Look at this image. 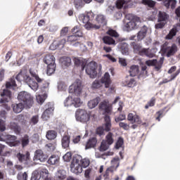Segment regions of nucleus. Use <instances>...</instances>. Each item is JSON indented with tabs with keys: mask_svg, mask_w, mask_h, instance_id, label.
Segmentation results:
<instances>
[{
	"mask_svg": "<svg viewBox=\"0 0 180 180\" xmlns=\"http://www.w3.org/2000/svg\"><path fill=\"white\" fill-rule=\"evenodd\" d=\"M16 86V81L15 78H11L9 82L6 83V89L0 90V106L6 109V110H11V107L8 105V102L11 101L12 92L9 89Z\"/></svg>",
	"mask_w": 180,
	"mask_h": 180,
	"instance_id": "obj_1",
	"label": "nucleus"
},
{
	"mask_svg": "<svg viewBox=\"0 0 180 180\" xmlns=\"http://www.w3.org/2000/svg\"><path fill=\"white\" fill-rule=\"evenodd\" d=\"M89 164H91V162L89 159H82L79 155L74 156L70 164V171L73 174H81L82 168L89 167Z\"/></svg>",
	"mask_w": 180,
	"mask_h": 180,
	"instance_id": "obj_2",
	"label": "nucleus"
},
{
	"mask_svg": "<svg viewBox=\"0 0 180 180\" xmlns=\"http://www.w3.org/2000/svg\"><path fill=\"white\" fill-rule=\"evenodd\" d=\"M17 139L16 136L8 135L6 143L9 147H19L21 144L22 148L27 147L29 143H30V138L27 134H25L20 141L17 140Z\"/></svg>",
	"mask_w": 180,
	"mask_h": 180,
	"instance_id": "obj_3",
	"label": "nucleus"
},
{
	"mask_svg": "<svg viewBox=\"0 0 180 180\" xmlns=\"http://www.w3.org/2000/svg\"><path fill=\"white\" fill-rule=\"evenodd\" d=\"M79 21L84 23V27L86 30H91V29H94L95 30H98L100 27L99 25H96V24H94L91 22L92 19H94V16L91 13H87L86 14H81L79 17Z\"/></svg>",
	"mask_w": 180,
	"mask_h": 180,
	"instance_id": "obj_4",
	"label": "nucleus"
},
{
	"mask_svg": "<svg viewBox=\"0 0 180 180\" xmlns=\"http://www.w3.org/2000/svg\"><path fill=\"white\" fill-rule=\"evenodd\" d=\"M18 99L20 103L25 105V108H32L33 106V97L26 91L20 92Z\"/></svg>",
	"mask_w": 180,
	"mask_h": 180,
	"instance_id": "obj_5",
	"label": "nucleus"
},
{
	"mask_svg": "<svg viewBox=\"0 0 180 180\" xmlns=\"http://www.w3.org/2000/svg\"><path fill=\"white\" fill-rule=\"evenodd\" d=\"M131 46L135 54H139V56H146V57H149L150 58H153V57H154V54L150 53L148 49L143 48L141 45L137 42H131Z\"/></svg>",
	"mask_w": 180,
	"mask_h": 180,
	"instance_id": "obj_6",
	"label": "nucleus"
},
{
	"mask_svg": "<svg viewBox=\"0 0 180 180\" xmlns=\"http://www.w3.org/2000/svg\"><path fill=\"white\" fill-rule=\"evenodd\" d=\"M113 133L108 132L105 136V139L103 140L101 146L99 147L100 151H106L109 148L110 146H112L115 143V139H113Z\"/></svg>",
	"mask_w": 180,
	"mask_h": 180,
	"instance_id": "obj_7",
	"label": "nucleus"
},
{
	"mask_svg": "<svg viewBox=\"0 0 180 180\" xmlns=\"http://www.w3.org/2000/svg\"><path fill=\"white\" fill-rule=\"evenodd\" d=\"M97 68L98 63H96V62H90L86 65V73L90 78H96L98 75V72H96Z\"/></svg>",
	"mask_w": 180,
	"mask_h": 180,
	"instance_id": "obj_8",
	"label": "nucleus"
},
{
	"mask_svg": "<svg viewBox=\"0 0 180 180\" xmlns=\"http://www.w3.org/2000/svg\"><path fill=\"white\" fill-rule=\"evenodd\" d=\"M82 92V82L79 79H77L69 87V94H75L77 96H79Z\"/></svg>",
	"mask_w": 180,
	"mask_h": 180,
	"instance_id": "obj_9",
	"label": "nucleus"
},
{
	"mask_svg": "<svg viewBox=\"0 0 180 180\" xmlns=\"http://www.w3.org/2000/svg\"><path fill=\"white\" fill-rule=\"evenodd\" d=\"M75 117L78 122L82 123H86L91 119L89 114L85 110H77L75 112Z\"/></svg>",
	"mask_w": 180,
	"mask_h": 180,
	"instance_id": "obj_10",
	"label": "nucleus"
},
{
	"mask_svg": "<svg viewBox=\"0 0 180 180\" xmlns=\"http://www.w3.org/2000/svg\"><path fill=\"white\" fill-rule=\"evenodd\" d=\"M72 33H73V35L68 37V41H70V43H74V41L78 40L79 37H82V32L79 30L78 26H75L72 29Z\"/></svg>",
	"mask_w": 180,
	"mask_h": 180,
	"instance_id": "obj_11",
	"label": "nucleus"
},
{
	"mask_svg": "<svg viewBox=\"0 0 180 180\" xmlns=\"http://www.w3.org/2000/svg\"><path fill=\"white\" fill-rule=\"evenodd\" d=\"M47 177H49V170L44 168H39L37 175L34 174L31 177V180H39L40 178L45 179Z\"/></svg>",
	"mask_w": 180,
	"mask_h": 180,
	"instance_id": "obj_12",
	"label": "nucleus"
},
{
	"mask_svg": "<svg viewBox=\"0 0 180 180\" xmlns=\"http://www.w3.org/2000/svg\"><path fill=\"white\" fill-rule=\"evenodd\" d=\"M162 51L166 53L167 57H172L175 56L178 51V46L175 44H172L171 46H167L162 49Z\"/></svg>",
	"mask_w": 180,
	"mask_h": 180,
	"instance_id": "obj_13",
	"label": "nucleus"
},
{
	"mask_svg": "<svg viewBox=\"0 0 180 180\" xmlns=\"http://www.w3.org/2000/svg\"><path fill=\"white\" fill-rule=\"evenodd\" d=\"M48 108L45 110L41 115L43 120H49L51 116H53V112H54V105L49 103L47 104Z\"/></svg>",
	"mask_w": 180,
	"mask_h": 180,
	"instance_id": "obj_14",
	"label": "nucleus"
},
{
	"mask_svg": "<svg viewBox=\"0 0 180 180\" xmlns=\"http://www.w3.org/2000/svg\"><path fill=\"white\" fill-rule=\"evenodd\" d=\"M139 22H140V18L134 16L131 20L125 25V27L129 31L133 30V29H137V23H139Z\"/></svg>",
	"mask_w": 180,
	"mask_h": 180,
	"instance_id": "obj_15",
	"label": "nucleus"
},
{
	"mask_svg": "<svg viewBox=\"0 0 180 180\" xmlns=\"http://www.w3.org/2000/svg\"><path fill=\"white\" fill-rule=\"evenodd\" d=\"M25 82L33 91H37V89H39V86L41 84L36 82L32 77H30V76H26Z\"/></svg>",
	"mask_w": 180,
	"mask_h": 180,
	"instance_id": "obj_16",
	"label": "nucleus"
},
{
	"mask_svg": "<svg viewBox=\"0 0 180 180\" xmlns=\"http://www.w3.org/2000/svg\"><path fill=\"white\" fill-rule=\"evenodd\" d=\"M16 158H18L19 162L27 164V162L30 161V153L29 152H26L25 154L18 153L16 155Z\"/></svg>",
	"mask_w": 180,
	"mask_h": 180,
	"instance_id": "obj_17",
	"label": "nucleus"
},
{
	"mask_svg": "<svg viewBox=\"0 0 180 180\" xmlns=\"http://www.w3.org/2000/svg\"><path fill=\"white\" fill-rule=\"evenodd\" d=\"M127 120L131 122V123H136V124H141L143 121L141 120V117L138 115H133V113H129L127 116Z\"/></svg>",
	"mask_w": 180,
	"mask_h": 180,
	"instance_id": "obj_18",
	"label": "nucleus"
},
{
	"mask_svg": "<svg viewBox=\"0 0 180 180\" xmlns=\"http://www.w3.org/2000/svg\"><path fill=\"white\" fill-rule=\"evenodd\" d=\"M99 109L104 110L105 113H106L105 115H108V116L112 115V107L105 101L100 103Z\"/></svg>",
	"mask_w": 180,
	"mask_h": 180,
	"instance_id": "obj_19",
	"label": "nucleus"
},
{
	"mask_svg": "<svg viewBox=\"0 0 180 180\" xmlns=\"http://www.w3.org/2000/svg\"><path fill=\"white\" fill-rule=\"evenodd\" d=\"M101 81V83L104 84L105 88H109L110 84H112V79H110V75H109V72H105Z\"/></svg>",
	"mask_w": 180,
	"mask_h": 180,
	"instance_id": "obj_20",
	"label": "nucleus"
},
{
	"mask_svg": "<svg viewBox=\"0 0 180 180\" xmlns=\"http://www.w3.org/2000/svg\"><path fill=\"white\" fill-rule=\"evenodd\" d=\"M71 140V136L68 134H65L62 137L61 144L63 148H70V143Z\"/></svg>",
	"mask_w": 180,
	"mask_h": 180,
	"instance_id": "obj_21",
	"label": "nucleus"
},
{
	"mask_svg": "<svg viewBox=\"0 0 180 180\" xmlns=\"http://www.w3.org/2000/svg\"><path fill=\"white\" fill-rule=\"evenodd\" d=\"M104 120H105V123L103 124L104 130L105 131L109 132L112 129V122L110 120V116L105 115L104 117Z\"/></svg>",
	"mask_w": 180,
	"mask_h": 180,
	"instance_id": "obj_22",
	"label": "nucleus"
},
{
	"mask_svg": "<svg viewBox=\"0 0 180 180\" xmlns=\"http://www.w3.org/2000/svg\"><path fill=\"white\" fill-rule=\"evenodd\" d=\"M96 20L98 23V25H96V26H100L99 29H101V26H106L107 22L105 15L102 14L97 15V16L96 17Z\"/></svg>",
	"mask_w": 180,
	"mask_h": 180,
	"instance_id": "obj_23",
	"label": "nucleus"
},
{
	"mask_svg": "<svg viewBox=\"0 0 180 180\" xmlns=\"http://www.w3.org/2000/svg\"><path fill=\"white\" fill-rule=\"evenodd\" d=\"M8 127L11 129V130H13L15 134H20V131H22V128L20 126H19V124L15 122H10Z\"/></svg>",
	"mask_w": 180,
	"mask_h": 180,
	"instance_id": "obj_24",
	"label": "nucleus"
},
{
	"mask_svg": "<svg viewBox=\"0 0 180 180\" xmlns=\"http://www.w3.org/2000/svg\"><path fill=\"white\" fill-rule=\"evenodd\" d=\"M43 61L44 64H46L47 65L56 64V58L51 54H47L44 57Z\"/></svg>",
	"mask_w": 180,
	"mask_h": 180,
	"instance_id": "obj_25",
	"label": "nucleus"
},
{
	"mask_svg": "<svg viewBox=\"0 0 180 180\" xmlns=\"http://www.w3.org/2000/svg\"><path fill=\"white\" fill-rule=\"evenodd\" d=\"M36 158L37 160H39L41 162H44L47 160V155L44 154L43 153V150H36Z\"/></svg>",
	"mask_w": 180,
	"mask_h": 180,
	"instance_id": "obj_26",
	"label": "nucleus"
},
{
	"mask_svg": "<svg viewBox=\"0 0 180 180\" xmlns=\"http://www.w3.org/2000/svg\"><path fill=\"white\" fill-rule=\"evenodd\" d=\"M129 4H130V1L127 0H117L116 2V6L118 9H127L129 8Z\"/></svg>",
	"mask_w": 180,
	"mask_h": 180,
	"instance_id": "obj_27",
	"label": "nucleus"
},
{
	"mask_svg": "<svg viewBox=\"0 0 180 180\" xmlns=\"http://www.w3.org/2000/svg\"><path fill=\"white\" fill-rule=\"evenodd\" d=\"M97 143H98V139H96V138L93 137L89 139L85 146L86 150L95 148L96 146Z\"/></svg>",
	"mask_w": 180,
	"mask_h": 180,
	"instance_id": "obj_28",
	"label": "nucleus"
},
{
	"mask_svg": "<svg viewBox=\"0 0 180 180\" xmlns=\"http://www.w3.org/2000/svg\"><path fill=\"white\" fill-rule=\"evenodd\" d=\"M180 74V68L176 71V72L173 73L170 76V79L168 80L167 79H164L162 82L159 83V85H162L163 84H167L168 82H171V81H174L179 75Z\"/></svg>",
	"mask_w": 180,
	"mask_h": 180,
	"instance_id": "obj_29",
	"label": "nucleus"
},
{
	"mask_svg": "<svg viewBox=\"0 0 180 180\" xmlns=\"http://www.w3.org/2000/svg\"><path fill=\"white\" fill-rule=\"evenodd\" d=\"M119 49L121 51V53L124 54V56H127L129 54V46L127 43L126 42H121L118 45Z\"/></svg>",
	"mask_w": 180,
	"mask_h": 180,
	"instance_id": "obj_30",
	"label": "nucleus"
},
{
	"mask_svg": "<svg viewBox=\"0 0 180 180\" xmlns=\"http://www.w3.org/2000/svg\"><path fill=\"white\" fill-rule=\"evenodd\" d=\"M103 41L104 44H108V46H116V41L109 36H104L103 37Z\"/></svg>",
	"mask_w": 180,
	"mask_h": 180,
	"instance_id": "obj_31",
	"label": "nucleus"
},
{
	"mask_svg": "<svg viewBox=\"0 0 180 180\" xmlns=\"http://www.w3.org/2000/svg\"><path fill=\"white\" fill-rule=\"evenodd\" d=\"M139 72L140 70L139 69V65H132L131 66H130L129 70L130 77H136V75H137Z\"/></svg>",
	"mask_w": 180,
	"mask_h": 180,
	"instance_id": "obj_32",
	"label": "nucleus"
},
{
	"mask_svg": "<svg viewBox=\"0 0 180 180\" xmlns=\"http://www.w3.org/2000/svg\"><path fill=\"white\" fill-rule=\"evenodd\" d=\"M60 162V157L56 155H52L48 160V163L51 165H58Z\"/></svg>",
	"mask_w": 180,
	"mask_h": 180,
	"instance_id": "obj_33",
	"label": "nucleus"
},
{
	"mask_svg": "<svg viewBox=\"0 0 180 180\" xmlns=\"http://www.w3.org/2000/svg\"><path fill=\"white\" fill-rule=\"evenodd\" d=\"M25 108H26V105L22 103L13 105V110L15 113H20V112H22Z\"/></svg>",
	"mask_w": 180,
	"mask_h": 180,
	"instance_id": "obj_34",
	"label": "nucleus"
},
{
	"mask_svg": "<svg viewBox=\"0 0 180 180\" xmlns=\"http://www.w3.org/2000/svg\"><path fill=\"white\" fill-rule=\"evenodd\" d=\"M30 74L32 77H33V78L36 79L38 84H43V82H46L44 79L39 78V75H37V72L33 70L32 69H30Z\"/></svg>",
	"mask_w": 180,
	"mask_h": 180,
	"instance_id": "obj_35",
	"label": "nucleus"
},
{
	"mask_svg": "<svg viewBox=\"0 0 180 180\" xmlns=\"http://www.w3.org/2000/svg\"><path fill=\"white\" fill-rule=\"evenodd\" d=\"M168 14L165 12L159 11L158 15V22H167L168 20Z\"/></svg>",
	"mask_w": 180,
	"mask_h": 180,
	"instance_id": "obj_36",
	"label": "nucleus"
},
{
	"mask_svg": "<svg viewBox=\"0 0 180 180\" xmlns=\"http://www.w3.org/2000/svg\"><path fill=\"white\" fill-rule=\"evenodd\" d=\"M99 102H101V98L96 97V98L89 101L88 106L90 108V109H94L96 106H98L99 104Z\"/></svg>",
	"mask_w": 180,
	"mask_h": 180,
	"instance_id": "obj_37",
	"label": "nucleus"
},
{
	"mask_svg": "<svg viewBox=\"0 0 180 180\" xmlns=\"http://www.w3.org/2000/svg\"><path fill=\"white\" fill-rule=\"evenodd\" d=\"M57 131L54 130H49L46 132V137L48 140H54L57 139Z\"/></svg>",
	"mask_w": 180,
	"mask_h": 180,
	"instance_id": "obj_38",
	"label": "nucleus"
},
{
	"mask_svg": "<svg viewBox=\"0 0 180 180\" xmlns=\"http://www.w3.org/2000/svg\"><path fill=\"white\" fill-rule=\"evenodd\" d=\"M147 34V27H143L139 32L137 34V39L139 41L140 40H143V39H144V37H146Z\"/></svg>",
	"mask_w": 180,
	"mask_h": 180,
	"instance_id": "obj_39",
	"label": "nucleus"
},
{
	"mask_svg": "<svg viewBox=\"0 0 180 180\" xmlns=\"http://www.w3.org/2000/svg\"><path fill=\"white\" fill-rule=\"evenodd\" d=\"M176 33H178V30L176 27L172 28L169 31V34L166 36L165 37L166 40H172L174 36H176Z\"/></svg>",
	"mask_w": 180,
	"mask_h": 180,
	"instance_id": "obj_40",
	"label": "nucleus"
},
{
	"mask_svg": "<svg viewBox=\"0 0 180 180\" xmlns=\"http://www.w3.org/2000/svg\"><path fill=\"white\" fill-rule=\"evenodd\" d=\"M56 180H63L67 178V175L65 174V171L64 170H59L56 174L55 176Z\"/></svg>",
	"mask_w": 180,
	"mask_h": 180,
	"instance_id": "obj_41",
	"label": "nucleus"
},
{
	"mask_svg": "<svg viewBox=\"0 0 180 180\" xmlns=\"http://www.w3.org/2000/svg\"><path fill=\"white\" fill-rule=\"evenodd\" d=\"M165 6L166 8H169L171 6L172 9H175V6H176V0H165L164 1Z\"/></svg>",
	"mask_w": 180,
	"mask_h": 180,
	"instance_id": "obj_42",
	"label": "nucleus"
},
{
	"mask_svg": "<svg viewBox=\"0 0 180 180\" xmlns=\"http://www.w3.org/2000/svg\"><path fill=\"white\" fill-rule=\"evenodd\" d=\"M56 63L48 65L46 70L47 75H52V74H54V72H56Z\"/></svg>",
	"mask_w": 180,
	"mask_h": 180,
	"instance_id": "obj_43",
	"label": "nucleus"
},
{
	"mask_svg": "<svg viewBox=\"0 0 180 180\" xmlns=\"http://www.w3.org/2000/svg\"><path fill=\"white\" fill-rule=\"evenodd\" d=\"M75 61V65H78V66H81L82 68V71H84V70H85V67H86V63L81 60H79V58H75L74 59Z\"/></svg>",
	"mask_w": 180,
	"mask_h": 180,
	"instance_id": "obj_44",
	"label": "nucleus"
},
{
	"mask_svg": "<svg viewBox=\"0 0 180 180\" xmlns=\"http://www.w3.org/2000/svg\"><path fill=\"white\" fill-rule=\"evenodd\" d=\"M5 145H2L0 143V156L1 157H8V155H11V152L6 151L5 152Z\"/></svg>",
	"mask_w": 180,
	"mask_h": 180,
	"instance_id": "obj_45",
	"label": "nucleus"
},
{
	"mask_svg": "<svg viewBox=\"0 0 180 180\" xmlns=\"http://www.w3.org/2000/svg\"><path fill=\"white\" fill-rule=\"evenodd\" d=\"M14 120L15 122H18V123H20L21 124H26V120H25V115H18L15 118Z\"/></svg>",
	"mask_w": 180,
	"mask_h": 180,
	"instance_id": "obj_46",
	"label": "nucleus"
},
{
	"mask_svg": "<svg viewBox=\"0 0 180 180\" xmlns=\"http://www.w3.org/2000/svg\"><path fill=\"white\" fill-rule=\"evenodd\" d=\"M143 5H146L149 8H154L155 6L156 2L153 0H142Z\"/></svg>",
	"mask_w": 180,
	"mask_h": 180,
	"instance_id": "obj_47",
	"label": "nucleus"
},
{
	"mask_svg": "<svg viewBox=\"0 0 180 180\" xmlns=\"http://www.w3.org/2000/svg\"><path fill=\"white\" fill-rule=\"evenodd\" d=\"M125 85L128 86V88H134V86H136V79L131 78L129 80L125 81Z\"/></svg>",
	"mask_w": 180,
	"mask_h": 180,
	"instance_id": "obj_48",
	"label": "nucleus"
},
{
	"mask_svg": "<svg viewBox=\"0 0 180 180\" xmlns=\"http://www.w3.org/2000/svg\"><path fill=\"white\" fill-rule=\"evenodd\" d=\"M165 111V109L160 110L158 112H156L155 116V120H158V122H161V117H164V112Z\"/></svg>",
	"mask_w": 180,
	"mask_h": 180,
	"instance_id": "obj_49",
	"label": "nucleus"
},
{
	"mask_svg": "<svg viewBox=\"0 0 180 180\" xmlns=\"http://www.w3.org/2000/svg\"><path fill=\"white\" fill-rule=\"evenodd\" d=\"M102 82L99 81L98 79H96L91 85V88H93V89H99V88H101L102 86Z\"/></svg>",
	"mask_w": 180,
	"mask_h": 180,
	"instance_id": "obj_50",
	"label": "nucleus"
},
{
	"mask_svg": "<svg viewBox=\"0 0 180 180\" xmlns=\"http://www.w3.org/2000/svg\"><path fill=\"white\" fill-rule=\"evenodd\" d=\"M107 34L111 37H115V39L119 37V33L115 30L110 29L107 31Z\"/></svg>",
	"mask_w": 180,
	"mask_h": 180,
	"instance_id": "obj_51",
	"label": "nucleus"
},
{
	"mask_svg": "<svg viewBox=\"0 0 180 180\" xmlns=\"http://www.w3.org/2000/svg\"><path fill=\"white\" fill-rule=\"evenodd\" d=\"M62 60H63L62 63L63 65H65V67H70V65H71V58L64 56L62 58Z\"/></svg>",
	"mask_w": 180,
	"mask_h": 180,
	"instance_id": "obj_52",
	"label": "nucleus"
},
{
	"mask_svg": "<svg viewBox=\"0 0 180 180\" xmlns=\"http://www.w3.org/2000/svg\"><path fill=\"white\" fill-rule=\"evenodd\" d=\"M124 144V140L122 137H119L115 144V148L119 150Z\"/></svg>",
	"mask_w": 180,
	"mask_h": 180,
	"instance_id": "obj_53",
	"label": "nucleus"
},
{
	"mask_svg": "<svg viewBox=\"0 0 180 180\" xmlns=\"http://www.w3.org/2000/svg\"><path fill=\"white\" fill-rule=\"evenodd\" d=\"M155 105V98L153 97L145 105V109H148V108H153Z\"/></svg>",
	"mask_w": 180,
	"mask_h": 180,
	"instance_id": "obj_54",
	"label": "nucleus"
},
{
	"mask_svg": "<svg viewBox=\"0 0 180 180\" xmlns=\"http://www.w3.org/2000/svg\"><path fill=\"white\" fill-rule=\"evenodd\" d=\"M64 103L65 106H74V99L69 96L65 99Z\"/></svg>",
	"mask_w": 180,
	"mask_h": 180,
	"instance_id": "obj_55",
	"label": "nucleus"
},
{
	"mask_svg": "<svg viewBox=\"0 0 180 180\" xmlns=\"http://www.w3.org/2000/svg\"><path fill=\"white\" fill-rule=\"evenodd\" d=\"M65 43H67V40L65 39H63L58 42V44L56 45V47L57 49H64Z\"/></svg>",
	"mask_w": 180,
	"mask_h": 180,
	"instance_id": "obj_56",
	"label": "nucleus"
},
{
	"mask_svg": "<svg viewBox=\"0 0 180 180\" xmlns=\"http://www.w3.org/2000/svg\"><path fill=\"white\" fill-rule=\"evenodd\" d=\"M81 105H82V103L81 102V98L77 97L73 99V106H75V108H79Z\"/></svg>",
	"mask_w": 180,
	"mask_h": 180,
	"instance_id": "obj_57",
	"label": "nucleus"
},
{
	"mask_svg": "<svg viewBox=\"0 0 180 180\" xmlns=\"http://www.w3.org/2000/svg\"><path fill=\"white\" fill-rule=\"evenodd\" d=\"M162 64H164V60L162 58H160L159 62H156V64L155 65V68L157 71H160L161 70V68L162 67Z\"/></svg>",
	"mask_w": 180,
	"mask_h": 180,
	"instance_id": "obj_58",
	"label": "nucleus"
},
{
	"mask_svg": "<svg viewBox=\"0 0 180 180\" xmlns=\"http://www.w3.org/2000/svg\"><path fill=\"white\" fill-rule=\"evenodd\" d=\"M81 139H82V136L81 135L74 136L72 137V141L73 144H78V143L81 141Z\"/></svg>",
	"mask_w": 180,
	"mask_h": 180,
	"instance_id": "obj_59",
	"label": "nucleus"
},
{
	"mask_svg": "<svg viewBox=\"0 0 180 180\" xmlns=\"http://www.w3.org/2000/svg\"><path fill=\"white\" fill-rule=\"evenodd\" d=\"M17 178L18 180H27V173H26V172L23 174L19 173L17 175Z\"/></svg>",
	"mask_w": 180,
	"mask_h": 180,
	"instance_id": "obj_60",
	"label": "nucleus"
},
{
	"mask_svg": "<svg viewBox=\"0 0 180 180\" xmlns=\"http://www.w3.org/2000/svg\"><path fill=\"white\" fill-rule=\"evenodd\" d=\"M116 123H119V122H122L123 120H126V115L120 114L118 117L115 118Z\"/></svg>",
	"mask_w": 180,
	"mask_h": 180,
	"instance_id": "obj_61",
	"label": "nucleus"
},
{
	"mask_svg": "<svg viewBox=\"0 0 180 180\" xmlns=\"http://www.w3.org/2000/svg\"><path fill=\"white\" fill-rule=\"evenodd\" d=\"M36 100L38 103H40L41 105V103H44V101H46V98L43 95H38L36 96Z\"/></svg>",
	"mask_w": 180,
	"mask_h": 180,
	"instance_id": "obj_62",
	"label": "nucleus"
},
{
	"mask_svg": "<svg viewBox=\"0 0 180 180\" xmlns=\"http://www.w3.org/2000/svg\"><path fill=\"white\" fill-rule=\"evenodd\" d=\"M119 127L121 129H123V130H127V131L129 130V129H130V125H129V124L124 123V122H120Z\"/></svg>",
	"mask_w": 180,
	"mask_h": 180,
	"instance_id": "obj_63",
	"label": "nucleus"
},
{
	"mask_svg": "<svg viewBox=\"0 0 180 180\" xmlns=\"http://www.w3.org/2000/svg\"><path fill=\"white\" fill-rule=\"evenodd\" d=\"M46 147L48 148V151H54L56 150V145L53 143H47Z\"/></svg>",
	"mask_w": 180,
	"mask_h": 180,
	"instance_id": "obj_64",
	"label": "nucleus"
}]
</instances>
